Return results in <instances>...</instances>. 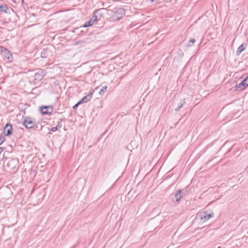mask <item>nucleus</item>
Here are the masks:
<instances>
[{
  "label": "nucleus",
  "mask_w": 248,
  "mask_h": 248,
  "mask_svg": "<svg viewBox=\"0 0 248 248\" xmlns=\"http://www.w3.org/2000/svg\"><path fill=\"white\" fill-rule=\"evenodd\" d=\"M21 1H22V3H23L24 1V0H21Z\"/></svg>",
  "instance_id": "obj_27"
},
{
  "label": "nucleus",
  "mask_w": 248,
  "mask_h": 248,
  "mask_svg": "<svg viewBox=\"0 0 248 248\" xmlns=\"http://www.w3.org/2000/svg\"><path fill=\"white\" fill-rule=\"evenodd\" d=\"M102 9H98L93 12V15L92 18L88 21L85 23L83 27L86 28L92 26L95 22L99 20L101 17L102 14Z\"/></svg>",
  "instance_id": "obj_1"
},
{
  "label": "nucleus",
  "mask_w": 248,
  "mask_h": 248,
  "mask_svg": "<svg viewBox=\"0 0 248 248\" xmlns=\"http://www.w3.org/2000/svg\"><path fill=\"white\" fill-rule=\"evenodd\" d=\"M18 164V160L12 158L7 163V167L10 169L13 170L16 168Z\"/></svg>",
  "instance_id": "obj_8"
},
{
  "label": "nucleus",
  "mask_w": 248,
  "mask_h": 248,
  "mask_svg": "<svg viewBox=\"0 0 248 248\" xmlns=\"http://www.w3.org/2000/svg\"><path fill=\"white\" fill-rule=\"evenodd\" d=\"M93 93H89L88 95L84 96L79 102V103L82 104L87 103L90 100L93 96Z\"/></svg>",
  "instance_id": "obj_10"
},
{
  "label": "nucleus",
  "mask_w": 248,
  "mask_h": 248,
  "mask_svg": "<svg viewBox=\"0 0 248 248\" xmlns=\"http://www.w3.org/2000/svg\"><path fill=\"white\" fill-rule=\"evenodd\" d=\"M3 133L6 136H10L13 133V128L11 124L7 123L3 128Z\"/></svg>",
  "instance_id": "obj_6"
},
{
  "label": "nucleus",
  "mask_w": 248,
  "mask_h": 248,
  "mask_svg": "<svg viewBox=\"0 0 248 248\" xmlns=\"http://www.w3.org/2000/svg\"><path fill=\"white\" fill-rule=\"evenodd\" d=\"M80 104H81L80 103H79V102L78 101L77 103H76L73 107V109H76Z\"/></svg>",
  "instance_id": "obj_22"
},
{
  "label": "nucleus",
  "mask_w": 248,
  "mask_h": 248,
  "mask_svg": "<svg viewBox=\"0 0 248 248\" xmlns=\"http://www.w3.org/2000/svg\"><path fill=\"white\" fill-rule=\"evenodd\" d=\"M23 125L27 129H34L36 122L34 119L30 117H25L23 118Z\"/></svg>",
  "instance_id": "obj_3"
},
{
  "label": "nucleus",
  "mask_w": 248,
  "mask_h": 248,
  "mask_svg": "<svg viewBox=\"0 0 248 248\" xmlns=\"http://www.w3.org/2000/svg\"><path fill=\"white\" fill-rule=\"evenodd\" d=\"M246 87V86L245 85L244 83L242 81L238 85L235 86L236 89H239L240 90H243Z\"/></svg>",
  "instance_id": "obj_16"
},
{
  "label": "nucleus",
  "mask_w": 248,
  "mask_h": 248,
  "mask_svg": "<svg viewBox=\"0 0 248 248\" xmlns=\"http://www.w3.org/2000/svg\"><path fill=\"white\" fill-rule=\"evenodd\" d=\"M150 1V2H152L153 1H154L155 0H149Z\"/></svg>",
  "instance_id": "obj_26"
},
{
  "label": "nucleus",
  "mask_w": 248,
  "mask_h": 248,
  "mask_svg": "<svg viewBox=\"0 0 248 248\" xmlns=\"http://www.w3.org/2000/svg\"><path fill=\"white\" fill-rule=\"evenodd\" d=\"M46 74V73L44 70L41 69H36L35 71L34 76L32 77L33 83L36 84L38 83L43 78Z\"/></svg>",
  "instance_id": "obj_2"
},
{
  "label": "nucleus",
  "mask_w": 248,
  "mask_h": 248,
  "mask_svg": "<svg viewBox=\"0 0 248 248\" xmlns=\"http://www.w3.org/2000/svg\"><path fill=\"white\" fill-rule=\"evenodd\" d=\"M64 120H65V119H64ZM63 119L60 118V119H58V124L56 126L58 129L59 128H61L62 127V123L63 121Z\"/></svg>",
  "instance_id": "obj_18"
},
{
  "label": "nucleus",
  "mask_w": 248,
  "mask_h": 248,
  "mask_svg": "<svg viewBox=\"0 0 248 248\" xmlns=\"http://www.w3.org/2000/svg\"><path fill=\"white\" fill-rule=\"evenodd\" d=\"M183 192L181 189L177 190V192L175 193L174 198H175L176 202L177 203H179L180 199L183 196Z\"/></svg>",
  "instance_id": "obj_11"
},
{
  "label": "nucleus",
  "mask_w": 248,
  "mask_h": 248,
  "mask_svg": "<svg viewBox=\"0 0 248 248\" xmlns=\"http://www.w3.org/2000/svg\"><path fill=\"white\" fill-rule=\"evenodd\" d=\"M57 130H58V129H57V128L56 126L52 127L50 129V131H52V132H55Z\"/></svg>",
  "instance_id": "obj_23"
},
{
  "label": "nucleus",
  "mask_w": 248,
  "mask_h": 248,
  "mask_svg": "<svg viewBox=\"0 0 248 248\" xmlns=\"http://www.w3.org/2000/svg\"><path fill=\"white\" fill-rule=\"evenodd\" d=\"M195 42V39L194 38H191L189 41V42L188 43V46H191Z\"/></svg>",
  "instance_id": "obj_19"
},
{
  "label": "nucleus",
  "mask_w": 248,
  "mask_h": 248,
  "mask_svg": "<svg viewBox=\"0 0 248 248\" xmlns=\"http://www.w3.org/2000/svg\"><path fill=\"white\" fill-rule=\"evenodd\" d=\"M5 140L4 136L0 135V145Z\"/></svg>",
  "instance_id": "obj_21"
},
{
  "label": "nucleus",
  "mask_w": 248,
  "mask_h": 248,
  "mask_svg": "<svg viewBox=\"0 0 248 248\" xmlns=\"http://www.w3.org/2000/svg\"><path fill=\"white\" fill-rule=\"evenodd\" d=\"M214 214L213 212H211L210 213H208L207 211L203 212L202 214H201L200 216L201 219H203V221H207L209 220L210 218L214 217Z\"/></svg>",
  "instance_id": "obj_9"
},
{
  "label": "nucleus",
  "mask_w": 248,
  "mask_h": 248,
  "mask_svg": "<svg viewBox=\"0 0 248 248\" xmlns=\"http://www.w3.org/2000/svg\"><path fill=\"white\" fill-rule=\"evenodd\" d=\"M40 110L42 114H50L53 111V108L51 106H41L40 108Z\"/></svg>",
  "instance_id": "obj_7"
},
{
  "label": "nucleus",
  "mask_w": 248,
  "mask_h": 248,
  "mask_svg": "<svg viewBox=\"0 0 248 248\" xmlns=\"http://www.w3.org/2000/svg\"><path fill=\"white\" fill-rule=\"evenodd\" d=\"M0 11L2 13H4L5 14L10 13V9L9 8L8 6L5 4L0 5Z\"/></svg>",
  "instance_id": "obj_12"
},
{
  "label": "nucleus",
  "mask_w": 248,
  "mask_h": 248,
  "mask_svg": "<svg viewBox=\"0 0 248 248\" xmlns=\"http://www.w3.org/2000/svg\"><path fill=\"white\" fill-rule=\"evenodd\" d=\"M108 88V86L106 85H102L101 88L100 89V91L99 92V94L100 95H103L104 92L106 90V89Z\"/></svg>",
  "instance_id": "obj_17"
},
{
  "label": "nucleus",
  "mask_w": 248,
  "mask_h": 248,
  "mask_svg": "<svg viewBox=\"0 0 248 248\" xmlns=\"http://www.w3.org/2000/svg\"><path fill=\"white\" fill-rule=\"evenodd\" d=\"M4 150V147H0V154Z\"/></svg>",
  "instance_id": "obj_24"
},
{
  "label": "nucleus",
  "mask_w": 248,
  "mask_h": 248,
  "mask_svg": "<svg viewBox=\"0 0 248 248\" xmlns=\"http://www.w3.org/2000/svg\"><path fill=\"white\" fill-rule=\"evenodd\" d=\"M245 85L247 87L248 86V73L247 77L242 80Z\"/></svg>",
  "instance_id": "obj_20"
},
{
  "label": "nucleus",
  "mask_w": 248,
  "mask_h": 248,
  "mask_svg": "<svg viewBox=\"0 0 248 248\" xmlns=\"http://www.w3.org/2000/svg\"><path fill=\"white\" fill-rule=\"evenodd\" d=\"M125 11L123 8H118L113 13L112 18L114 20H119L125 14Z\"/></svg>",
  "instance_id": "obj_4"
},
{
  "label": "nucleus",
  "mask_w": 248,
  "mask_h": 248,
  "mask_svg": "<svg viewBox=\"0 0 248 248\" xmlns=\"http://www.w3.org/2000/svg\"><path fill=\"white\" fill-rule=\"evenodd\" d=\"M166 2H171V0H164ZM175 1H176L177 0H174Z\"/></svg>",
  "instance_id": "obj_25"
},
{
  "label": "nucleus",
  "mask_w": 248,
  "mask_h": 248,
  "mask_svg": "<svg viewBox=\"0 0 248 248\" xmlns=\"http://www.w3.org/2000/svg\"><path fill=\"white\" fill-rule=\"evenodd\" d=\"M50 54V51L48 48H43L41 52V57L46 58Z\"/></svg>",
  "instance_id": "obj_13"
},
{
  "label": "nucleus",
  "mask_w": 248,
  "mask_h": 248,
  "mask_svg": "<svg viewBox=\"0 0 248 248\" xmlns=\"http://www.w3.org/2000/svg\"><path fill=\"white\" fill-rule=\"evenodd\" d=\"M246 44H241L237 48L236 51V55L239 56L240 54L244 51L246 48Z\"/></svg>",
  "instance_id": "obj_14"
},
{
  "label": "nucleus",
  "mask_w": 248,
  "mask_h": 248,
  "mask_svg": "<svg viewBox=\"0 0 248 248\" xmlns=\"http://www.w3.org/2000/svg\"><path fill=\"white\" fill-rule=\"evenodd\" d=\"M185 99H181L180 102L178 103L177 107L175 108V111H179L180 109L183 108V106L185 104Z\"/></svg>",
  "instance_id": "obj_15"
},
{
  "label": "nucleus",
  "mask_w": 248,
  "mask_h": 248,
  "mask_svg": "<svg viewBox=\"0 0 248 248\" xmlns=\"http://www.w3.org/2000/svg\"><path fill=\"white\" fill-rule=\"evenodd\" d=\"M1 52L4 54L5 57L10 61L11 62L13 60V56L12 52L8 49L5 48L4 46H0Z\"/></svg>",
  "instance_id": "obj_5"
}]
</instances>
